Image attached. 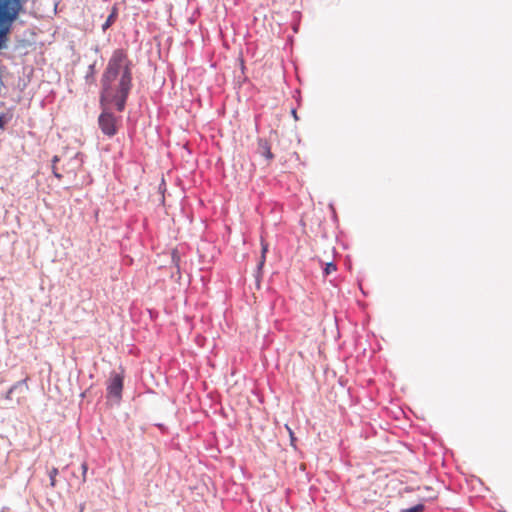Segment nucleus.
Instances as JSON below:
<instances>
[{"mask_svg": "<svg viewBox=\"0 0 512 512\" xmlns=\"http://www.w3.org/2000/svg\"><path fill=\"white\" fill-rule=\"evenodd\" d=\"M23 387H26V380H21V381H18L17 383H15L6 393L5 395V398L7 400H11L12 398V394L14 391H16L17 389H20V388H23Z\"/></svg>", "mask_w": 512, "mask_h": 512, "instance_id": "nucleus-9", "label": "nucleus"}, {"mask_svg": "<svg viewBox=\"0 0 512 512\" xmlns=\"http://www.w3.org/2000/svg\"><path fill=\"white\" fill-rule=\"evenodd\" d=\"M291 114H292V116L294 117V119H295V120H298V119H299V118H298V115H297V112H296V109H292V110H291Z\"/></svg>", "mask_w": 512, "mask_h": 512, "instance_id": "nucleus-15", "label": "nucleus"}, {"mask_svg": "<svg viewBox=\"0 0 512 512\" xmlns=\"http://www.w3.org/2000/svg\"><path fill=\"white\" fill-rule=\"evenodd\" d=\"M100 108L98 126L104 135L112 137L117 133V125L121 121V117L115 115L112 111L114 108L112 105L100 106Z\"/></svg>", "mask_w": 512, "mask_h": 512, "instance_id": "nucleus-3", "label": "nucleus"}, {"mask_svg": "<svg viewBox=\"0 0 512 512\" xmlns=\"http://www.w3.org/2000/svg\"><path fill=\"white\" fill-rule=\"evenodd\" d=\"M58 475V469L52 468L49 472L50 485L51 487H55L56 485V476Z\"/></svg>", "mask_w": 512, "mask_h": 512, "instance_id": "nucleus-11", "label": "nucleus"}, {"mask_svg": "<svg viewBox=\"0 0 512 512\" xmlns=\"http://www.w3.org/2000/svg\"><path fill=\"white\" fill-rule=\"evenodd\" d=\"M95 74H96V62H94L88 66L86 74L84 76L85 83L88 85L94 84L96 81Z\"/></svg>", "mask_w": 512, "mask_h": 512, "instance_id": "nucleus-7", "label": "nucleus"}, {"mask_svg": "<svg viewBox=\"0 0 512 512\" xmlns=\"http://www.w3.org/2000/svg\"><path fill=\"white\" fill-rule=\"evenodd\" d=\"M117 17H118V8H117L116 5H114L112 7L111 12L108 15L107 19L105 20V22L101 26L102 31L105 32L106 30H108L114 24V22L116 21Z\"/></svg>", "mask_w": 512, "mask_h": 512, "instance_id": "nucleus-6", "label": "nucleus"}, {"mask_svg": "<svg viewBox=\"0 0 512 512\" xmlns=\"http://www.w3.org/2000/svg\"><path fill=\"white\" fill-rule=\"evenodd\" d=\"M155 0H141L142 3H152L154 2Z\"/></svg>", "mask_w": 512, "mask_h": 512, "instance_id": "nucleus-18", "label": "nucleus"}, {"mask_svg": "<svg viewBox=\"0 0 512 512\" xmlns=\"http://www.w3.org/2000/svg\"><path fill=\"white\" fill-rule=\"evenodd\" d=\"M28 0H0V50L6 48L8 35L20 14L26 12Z\"/></svg>", "mask_w": 512, "mask_h": 512, "instance_id": "nucleus-2", "label": "nucleus"}, {"mask_svg": "<svg viewBox=\"0 0 512 512\" xmlns=\"http://www.w3.org/2000/svg\"><path fill=\"white\" fill-rule=\"evenodd\" d=\"M52 160L57 161V160H59V158L57 155H55V156H53Z\"/></svg>", "mask_w": 512, "mask_h": 512, "instance_id": "nucleus-19", "label": "nucleus"}, {"mask_svg": "<svg viewBox=\"0 0 512 512\" xmlns=\"http://www.w3.org/2000/svg\"><path fill=\"white\" fill-rule=\"evenodd\" d=\"M81 469H82L83 481H86V474H87V471H88V465H87L86 462L82 463Z\"/></svg>", "mask_w": 512, "mask_h": 512, "instance_id": "nucleus-14", "label": "nucleus"}, {"mask_svg": "<svg viewBox=\"0 0 512 512\" xmlns=\"http://www.w3.org/2000/svg\"><path fill=\"white\" fill-rule=\"evenodd\" d=\"M92 50L95 52V53H99L100 52V47L98 45H95Z\"/></svg>", "mask_w": 512, "mask_h": 512, "instance_id": "nucleus-16", "label": "nucleus"}, {"mask_svg": "<svg viewBox=\"0 0 512 512\" xmlns=\"http://www.w3.org/2000/svg\"><path fill=\"white\" fill-rule=\"evenodd\" d=\"M124 377L118 373H111L107 382V398L115 400L117 403L122 398Z\"/></svg>", "mask_w": 512, "mask_h": 512, "instance_id": "nucleus-4", "label": "nucleus"}, {"mask_svg": "<svg viewBox=\"0 0 512 512\" xmlns=\"http://www.w3.org/2000/svg\"><path fill=\"white\" fill-rule=\"evenodd\" d=\"M336 270H337L336 264L333 262H329V263H326L324 270H323V274H324V276H328L331 273L335 272Z\"/></svg>", "mask_w": 512, "mask_h": 512, "instance_id": "nucleus-10", "label": "nucleus"}, {"mask_svg": "<svg viewBox=\"0 0 512 512\" xmlns=\"http://www.w3.org/2000/svg\"><path fill=\"white\" fill-rule=\"evenodd\" d=\"M424 511V505L423 504H417L411 508L404 509L401 512H423Z\"/></svg>", "mask_w": 512, "mask_h": 512, "instance_id": "nucleus-12", "label": "nucleus"}, {"mask_svg": "<svg viewBox=\"0 0 512 512\" xmlns=\"http://www.w3.org/2000/svg\"><path fill=\"white\" fill-rule=\"evenodd\" d=\"M133 68L126 49L112 51L100 78L99 106L112 105L119 113L125 110L134 86Z\"/></svg>", "mask_w": 512, "mask_h": 512, "instance_id": "nucleus-1", "label": "nucleus"}, {"mask_svg": "<svg viewBox=\"0 0 512 512\" xmlns=\"http://www.w3.org/2000/svg\"><path fill=\"white\" fill-rule=\"evenodd\" d=\"M13 118V112L11 109H8L5 112L0 113V129L5 130L7 124L12 120Z\"/></svg>", "mask_w": 512, "mask_h": 512, "instance_id": "nucleus-8", "label": "nucleus"}, {"mask_svg": "<svg viewBox=\"0 0 512 512\" xmlns=\"http://www.w3.org/2000/svg\"><path fill=\"white\" fill-rule=\"evenodd\" d=\"M53 172H54V175H55L56 177H58V178H60V177H61V175H60V174H58V173L56 172V168H55V166H53Z\"/></svg>", "mask_w": 512, "mask_h": 512, "instance_id": "nucleus-17", "label": "nucleus"}, {"mask_svg": "<svg viewBox=\"0 0 512 512\" xmlns=\"http://www.w3.org/2000/svg\"><path fill=\"white\" fill-rule=\"evenodd\" d=\"M268 251V247L266 244L262 243V257H261V261L259 263V268H261L263 265H264V262H265V254L266 252Z\"/></svg>", "mask_w": 512, "mask_h": 512, "instance_id": "nucleus-13", "label": "nucleus"}, {"mask_svg": "<svg viewBox=\"0 0 512 512\" xmlns=\"http://www.w3.org/2000/svg\"><path fill=\"white\" fill-rule=\"evenodd\" d=\"M257 153L261 157H265L266 159L273 158L270 144L268 143V141L266 139H263V138L258 139Z\"/></svg>", "mask_w": 512, "mask_h": 512, "instance_id": "nucleus-5", "label": "nucleus"}]
</instances>
